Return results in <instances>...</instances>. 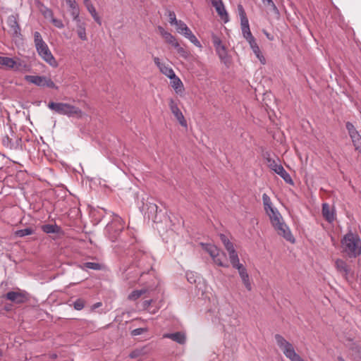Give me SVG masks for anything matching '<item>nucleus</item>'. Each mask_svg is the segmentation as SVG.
<instances>
[{"instance_id":"nucleus-1","label":"nucleus","mask_w":361,"mask_h":361,"mask_svg":"<svg viewBox=\"0 0 361 361\" xmlns=\"http://www.w3.org/2000/svg\"><path fill=\"white\" fill-rule=\"evenodd\" d=\"M341 247L350 258H355L361 255V239L351 231L346 233L341 240Z\"/></svg>"},{"instance_id":"nucleus-2","label":"nucleus","mask_w":361,"mask_h":361,"mask_svg":"<svg viewBox=\"0 0 361 361\" xmlns=\"http://www.w3.org/2000/svg\"><path fill=\"white\" fill-rule=\"evenodd\" d=\"M48 107L57 114L68 117L82 118L83 116V112L81 109L68 103L51 102L49 103Z\"/></svg>"},{"instance_id":"nucleus-3","label":"nucleus","mask_w":361,"mask_h":361,"mask_svg":"<svg viewBox=\"0 0 361 361\" xmlns=\"http://www.w3.org/2000/svg\"><path fill=\"white\" fill-rule=\"evenodd\" d=\"M124 228V221L118 215H114L111 221L106 226V231L109 238L114 242Z\"/></svg>"},{"instance_id":"nucleus-4","label":"nucleus","mask_w":361,"mask_h":361,"mask_svg":"<svg viewBox=\"0 0 361 361\" xmlns=\"http://www.w3.org/2000/svg\"><path fill=\"white\" fill-rule=\"evenodd\" d=\"M201 245L203 249L209 253L216 264L223 267H228V265L225 263L226 260V254L224 252L220 251L216 245L202 243H201Z\"/></svg>"},{"instance_id":"nucleus-5","label":"nucleus","mask_w":361,"mask_h":361,"mask_svg":"<svg viewBox=\"0 0 361 361\" xmlns=\"http://www.w3.org/2000/svg\"><path fill=\"white\" fill-rule=\"evenodd\" d=\"M274 337L279 348L281 350L284 355L290 361H293L300 356L295 352L293 345L285 339L281 335L276 334Z\"/></svg>"},{"instance_id":"nucleus-6","label":"nucleus","mask_w":361,"mask_h":361,"mask_svg":"<svg viewBox=\"0 0 361 361\" xmlns=\"http://www.w3.org/2000/svg\"><path fill=\"white\" fill-rule=\"evenodd\" d=\"M274 337L279 348L281 350L284 355L290 361H293L300 356L295 352L293 345L285 339L281 335L276 334Z\"/></svg>"},{"instance_id":"nucleus-7","label":"nucleus","mask_w":361,"mask_h":361,"mask_svg":"<svg viewBox=\"0 0 361 361\" xmlns=\"http://www.w3.org/2000/svg\"><path fill=\"white\" fill-rule=\"evenodd\" d=\"M25 80L30 83L35 84L39 87H47L58 90V87L51 80L50 78L41 75H25Z\"/></svg>"},{"instance_id":"nucleus-8","label":"nucleus","mask_w":361,"mask_h":361,"mask_svg":"<svg viewBox=\"0 0 361 361\" xmlns=\"http://www.w3.org/2000/svg\"><path fill=\"white\" fill-rule=\"evenodd\" d=\"M271 225L279 235L283 237L287 241H289L292 243H295V239L289 227L284 222L283 219H282L281 221L275 222Z\"/></svg>"},{"instance_id":"nucleus-9","label":"nucleus","mask_w":361,"mask_h":361,"mask_svg":"<svg viewBox=\"0 0 361 361\" xmlns=\"http://www.w3.org/2000/svg\"><path fill=\"white\" fill-rule=\"evenodd\" d=\"M36 50L39 56L49 66L54 68L58 66V62L51 54L48 45L46 43L36 47Z\"/></svg>"},{"instance_id":"nucleus-10","label":"nucleus","mask_w":361,"mask_h":361,"mask_svg":"<svg viewBox=\"0 0 361 361\" xmlns=\"http://www.w3.org/2000/svg\"><path fill=\"white\" fill-rule=\"evenodd\" d=\"M4 297L6 300L18 305L25 303L30 300L29 293L20 289L17 291H9Z\"/></svg>"},{"instance_id":"nucleus-11","label":"nucleus","mask_w":361,"mask_h":361,"mask_svg":"<svg viewBox=\"0 0 361 361\" xmlns=\"http://www.w3.org/2000/svg\"><path fill=\"white\" fill-rule=\"evenodd\" d=\"M212 40L215 48L216 54L219 57L220 60L225 61L228 58V51L226 46L223 44L221 38L215 35H212Z\"/></svg>"},{"instance_id":"nucleus-12","label":"nucleus","mask_w":361,"mask_h":361,"mask_svg":"<svg viewBox=\"0 0 361 361\" xmlns=\"http://www.w3.org/2000/svg\"><path fill=\"white\" fill-rule=\"evenodd\" d=\"M345 127L350 137L353 144L355 148V150L361 153V135L359 132L356 130L355 127L350 122L345 123Z\"/></svg>"},{"instance_id":"nucleus-13","label":"nucleus","mask_w":361,"mask_h":361,"mask_svg":"<svg viewBox=\"0 0 361 361\" xmlns=\"http://www.w3.org/2000/svg\"><path fill=\"white\" fill-rule=\"evenodd\" d=\"M169 106L171 111V113L173 114V116L176 117L180 125L183 127H187V121L178 108V102L175 101L173 99H169Z\"/></svg>"},{"instance_id":"nucleus-14","label":"nucleus","mask_w":361,"mask_h":361,"mask_svg":"<svg viewBox=\"0 0 361 361\" xmlns=\"http://www.w3.org/2000/svg\"><path fill=\"white\" fill-rule=\"evenodd\" d=\"M18 15H11L8 17L7 24L9 27V32L13 37H20L21 36L20 27L18 24Z\"/></svg>"},{"instance_id":"nucleus-15","label":"nucleus","mask_w":361,"mask_h":361,"mask_svg":"<svg viewBox=\"0 0 361 361\" xmlns=\"http://www.w3.org/2000/svg\"><path fill=\"white\" fill-rule=\"evenodd\" d=\"M335 267L337 271L341 274L346 281L349 280L350 276H353V271L351 270L350 267L346 262L341 259H337L335 261Z\"/></svg>"},{"instance_id":"nucleus-16","label":"nucleus","mask_w":361,"mask_h":361,"mask_svg":"<svg viewBox=\"0 0 361 361\" xmlns=\"http://www.w3.org/2000/svg\"><path fill=\"white\" fill-rule=\"evenodd\" d=\"M212 4L215 8L218 15L220 16L224 23H227L229 20L228 13L226 12L224 5L221 0H212Z\"/></svg>"},{"instance_id":"nucleus-17","label":"nucleus","mask_w":361,"mask_h":361,"mask_svg":"<svg viewBox=\"0 0 361 361\" xmlns=\"http://www.w3.org/2000/svg\"><path fill=\"white\" fill-rule=\"evenodd\" d=\"M242 283L245 286V288L248 291H251L252 289V281L250 280V276L247 273V269L245 266L240 267V268L237 269Z\"/></svg>"},{"instance_id":"nucleus-18","label":"nucleus","mask_w":361,"mask_h":361,"mask_svg":"<svg viewBox=\"0 0 361 361\" xmlns=\"http://www.w3.org/2000/svg\"><path fill=\"white\" fill-rule=\"evenodd\" d=\"M155 65L159 68L160 72L165 75L169 78L175 76L173 70L168 65L161 63L158 57H154L153 59Z\"/></svg>"},{"instance_id":"nucleus-19","label":"nucleus","mask_w":361,"mask_h":361,"mask_svg":"<svg viewBox=\"0 0 361 361\" xmlns=\"http://www.w3.org/2000/svg\"><path fill=\"white\" fill-rule=\"evenodd\" d=\"M73 21L76 23V32L79 37V38L82 41L87 40V33H86V23L82 20L80 17L77 18H73Z\"/></svg>"},{"instance_id":"nucleus-20","label":"nucleus","mask_w":361,"mask_h":361,"mask_svg":"<svg viewBox=\"0 0 361 361\" xmlns=\"http://www.w3.org/2000/svg\"><path fill=\"white\" fill-rule=\"evenodd\" d=\"M322 212L323 217L329 223H332L335 220V210L334 209H331L329 204H322Z\"/></svg>"},{"instance_id":"nucleus-21","label":"nucleus","mask_w":361,"mask_h":361,"mask_svg":"<svg viewBox=\"0 0 361 361\" xmlns=\"http://www.w3.org/2000/svg\"><path fill=\"white\" fill-rule=\"evenodd\" d=\"M264 159H266L268 167L276 173L281 169V167H283L280 164L279 159H274L271 158L270 154L268 152L264 154Z\"/></svg>"},{"instance_id":"nucleus-22","label":"nucleus","mask_w":361,"mask_h":361,"mask_svg":"<svg viewBox=\"0 0 361 361\" xmlns=\"http://www.w3.org/2000/svg\"><path fill=\"white\" fill-rule=\"evenodd\" d=\"M158 30H159V32L160 33V35H161V37L166 41V42L171 44L173 47H174L175 45H176V47H178V42L176 39V38L172 34H171L170 32L166 31L161 26H159L158 27Z\"/></svg>"},{"instance_id":"nucleus-23","label":"nucleus","mask_w":361,"mask_h":361,"mask_svg":"<svg viewBox=\"0 0 361 361\" xmlns=\"http://www.w3.org/2000/svg\"><path fill=\"white\" fill-rule=\"evenodd\" d=\"M163 337L170 338L179 344H184L186 341L185 334L180 331L173 334H165Z\"/></svg>"},{"instance_id":"nucleus-24","label":"nucleus","mask_w":361,"mask_h":361,"mask_svg":"<svg viewBox=\"0 0 361 361\" xmlns=\"http://www.w3.org/2000/svg\"><path fill=\"white\" fill-rule=\"evenodd\" d=\"M66 3L68 6V11L71 16L73 18L80 17V8L75 0H66Z\"/></svg>"},{"instance_id":"nucleus-25","label":"nucleus","mask_w":361,"mask_h":361,"mask_svg":"<svg viewBox=\"0 0 361 361\" xmlns=\"http://www.w3.org/2000/svg\"><path fill=\"white\" fill-rule=\"evenodd\" d=\"M187 38L191 43L199 48H202V44L190 29L188 27L182 32L180 33Z\"/></svg>"},{"instance_id":"nucleus-26","label":"nucleus","mask_w":361,"mask_h":361,"mask_svg":"<svg viewBox=\"0 0 361 361\" xmlns=\"http://www.w3.org/2000/svg\"><path fill=\"white\" fill-rule=\"evenodd\" d=\"M171 84L177 94H182L184 91V87L180 79L175 75L173 78H170Z\"/></svg>"},{"instance_id":"nucleus-27","label":"nucleus","mask_w":361,"mask_h":361,"mask_svg":"<svg viewBox=\"0 0 361 361\" xmlns=\"http://www.w3.org/2000/svg\"><path fill=\"white\" fill-rule=\"evenodd\" d=\"M14 66H13V68L11 69H13L15 71L27 72L30 71V66L23 60H14Z\"/></svg>"},{"instance_id":"nucleus-28","label":"nucleus","mask_w":361,"mask_h":361,"mask_svg":"<svg viewBox=\"0 0 361 361\" xmlns=\"http://www.w3.org/2000/svg\"><path fill=\"white\" fill-rule=\"evenodd\" d=\"M265 212L269 216L271 224L275 222H279V221H281L283 219L280 212L275 207L270 209L268 212Z\"/></svg>"},{"instance_id":"nucleus-29","label":"nucleus","mask_w":361,"mask_h":361,"mask_svg":"<svg viewBox=\"0 0 361 361\" xmlns=\"http://www.w3.org/2000/svg\"><path fill=\"white\" fill-rule=\"evenodd\" d=\"M89 13L91 14L92 17L94 20L100 25L102 24V20L100 17L98 16L97 11L94 6V5L90 2L85 4Z\"/></svg>"},{"instance_id":"nucleus-30","label":"nucleus","mask_w":361,"mask_h":361,"mask_svg":"<svg viewBox=\"0 0 361 361\" xmlns=\"http://www.w3.org/2000/svg\"><path fill=\"white\" fill-rule=\"evenodd\" d=\"M42 230L46 233H59L61 227L56 224H45L42 226Z\"/></svg>"},{"instance_id":"nucleus-31","label":"nucleus","mask_w":361,"mask_h":361,"mask_svg":"<svg viewBox=\"0 0 361 361\" xmlns=\"http://www.w3.org/2000/svg\"><path fill=\"white\" fill-rule=\"evenodd\" d=\"M229 259L232 267L236 269L240 268V267L244 266L243 264L240 263L237 252H233L229 254Z\"/></svg>"},{"instance_id":"nucleus-32","label":"nucleus","mask_w":361,"mask_h":361,"mask_svg":"<svg viewBox=\"0 0 361 361\" xmlns=\"http://www.w3.org/2000/svg\"><path fill=\"white\" fill-rule=\"evenodd\" d=\"M240 24H241L242 33H243L244 38L246 39L247 37L252 36V35L250 32L248 20L244 19L243 21H240Z\"/></svg>"},{"instance_id":"nucleus-33","label":"nucleus","mask_w":361,"mask_h":361,"mask_svg":"<svg viewBox=\"0 0 361 361\" xmlns=\"http://www.w3.org/2000/svg\"><path fill=\"white\" fill-rule=\"evenodd\" d=\"M276 174L280 176L286 183L293 185V179L291 178L290 174L284 169L283 167H281V169L276 172Z\"/></svg>"},{"instance_id":"nucleus-34","label":"nucleus","mask_w":361,"mask_h":361,"mask_svg":"<svg viewBox=\"0 0 361 361\" xmlns=\"http://www.w3.org/2000/svg\"><path fill=\"white\" fill-rule=\"evenodd\" d=\"M102 265L99 263L97 262H85L82 265L80 266L81 269L83 270H86L87 269L92 270H101L102 269Z\"/></svg>"},{"instance_id":"nucleus-35","label":"nucleus","mask_w":361,"mask_h":361,"mask_svg":"<svg viewBox=\"0 0 361 361\" xmlns=\"http://www.w3.org/2000/svg\"><path fill=\"white\" fill-rule=\"evenodd\" d=\"M147 291V290L145 288L133 290L130 294L128 295V299L129 300L135 301L140 298L143 294L146 293Z\"/></svg>"},{"instance_id":"nucleus-36","label":"nucleus","mask_w":361,"mask_h":361,"mask_svg":"<svg viewBox=\"0 0 361 361\" xmlns=\"http://www.w3.org/2000/svg\"><path fill=\"white\" fill-rule=\"evenodd\" d=\"M14 59L6 56H0V65L5 66L8 69H11L14 66Z\"/></svg>"},{"instance_id":"nucleus-37","label":"nucleus","mask_w":361,"mask_h":361,"mask_svg":"<svg viewBox=\"0 0 361 361\" xmlns=\"http://www.w3.org/2000/svg\"><path fill=\"white\" fill-rule=\"evenodd\" d=\"M35 233V231L32 228H26L24 229H20L15 231V235L17 237L23 238L26 235H32Z\"/></svg>"},{"instance_id":"nucleus-38","label":"nucleus","mask_w":361,"mask_h":361,"mask_svg":"<svg viewBox=\"0 0 361 361\" xmlns=\"http://www.w3.org/2000/svg\"><path fill=\"white\" fill-rule=\"evenodd\" d=\"M262 202H263L264 209L265 212H268L269 209L274 207L271 202V198L266 193H264L262 195Z\"/></svg>"},{"instance_id":"nucleus-39","label":"nucleus","mask_w":361,"mask_h":361,"mask_svg":"<svg viewBox=\"0 0 361 361\" xmlns=\"http://www.w3.org/2000/svg\"><path fill=\"white\" fill-rule=\"evenodd\" d=\"M262 1L263 4L269 8L270 11H271L277 15L279 14V9L272 0H262Z\"/></svg>"},{"instance_id":"nucleus-40","label":"nucleus","mask_w":361,"mask_h":361,"mask_svg":"<svg viewBox=\"0 0 361 361\" xmlns=\"http://www.w3.org/2000/svg\"><path fill=\"white\" fill-rule=\"evenodd\" d=\"M350 350L352 351L350 357L353 360H355L357 357L361 358V348L359 345H355L351 347Z\"/></svg>"},{"instance_id":"nucleus-41","label":"nucleus","mask_w":361,"mask_h":361,"mask_svg":"<svg viewBox=\"0 0 361 361\" xmlns=\"http://www.w3.org/2000/svg\"><path fill=\"white\" fill-rule=\"evenodd\" d=\"M175 49H176L178 53L180 54V56L185 59H187L190 56V52L180 47V44L178 42V47L175 45L173 47Z\"/></svg>"},{"instance_id":"nucleus-42","label":"nucleus","mask_w":361,"mask_h":361,"mask_svg":"<svg viewBox=\"0 0 361 361\" xmlns=\"http://www.w3.org/2000/svg\"><path fill=\"white\" fill-rule=\"evenodd\" d=\"M34 42L35 47L45 44L46 42L43 40L41 34L39 32H34Z\"/></svg>"},{"instance_id":"nucleus-43","label":"nucleus","mask_w":361,"mask_h":361,"mask_svg":"<svg viewBox=\"0 0 361 361\" xmlns=\"http://www.w3.org/2000/svg\"><path fill=\"white\" fill-rule=\"evenodd\" d=\"M85 302L83 299L78 298L73 302V307L76 310H81L85 307Z\"/></svg>"},{"instance_id":"nucleus-44","label":"nucleus","mask_w":361,"mask_h":361,"mask_svg":"<svg viewBox=\"0 0 361 361\" xmlns=\"http://www.w3.org/2000/svg\"><path fill=\"white\" fill-rule=\"evenodd\" d=\"M42 13L44 16V17L47 19L51 20L54 17L52 10L47 7H44V8L42 10Z\"/></svg>"},{"instance_id":"nucleus-45","label":"nucleus","mask_w":361,"mask_h":361,"mask_svg":"<svg viewBox=\"0 0 361 361\" xmlns=\"http://www.w3.org/2000/svg\"><path fill=\"white\" fill-rule=\"evenodd\" d=\"M50 21L57 28L61 29L64 27L63 23L60 19L54 17L52 19L50 20Z\"/></svg>"},{"instance_id":"nucleus-46","label":"nucleus","mask_w":361,"mask_h":361,"mask_svg":"<svg viewBox=\"0 0 361 361\" xmlns=\"http://www.w3.org/2000/svg\"><path fill=\"white\" fill-rule=\"evenodd\" d=\"M176 26V30L178 33L182 32L186 27H188V25L182 20H178Z\"/></svg>"},{"instance_id":"nucleus-47","label":"nucleus","mask_w":361,"mask_h":361,"mask_svg":"<svg viewBox=\"0 0 361 361\" xmlns=\"http://www.w3.org/2000/svg\"><path fill=\"white\" fill-rule=\"evenodd\" d=\"M238 13H239V16L240 17V21H243L244 19L245 20H248L247 16H246V13L245 12V10L243 7L242 5H238Z\"/></svg>"},{"instance_id":"nucleus-48","label":"nucleus","mask_w":361,"mask_h":361,"mask_svg":"<svg viewBox=\"0 0 361 361\" xmlns=\"http://www.w3.org/2000/svg\"><path fill=\"white\" fill-rule=\"evenodd\" d=\"M169 22L171 25H176L178 20L176 19V14L173 11H170L169 13Z\"/></svg>"},{"instance_id":"nucleus-49","label":"nucleus","mask_w":361,"mask_h":361,"mask_svg":"<svg viewBox=\"0 0 361 361\" xmlns=\"http://www.w3.org/2000/svg\"><path fill=\"white\" fill-rule=\"evenodd\" d=\"M2 142L4 146L6 147H11L12 146V142L11 140L9 138L8 135H6L2 139Z\"/></svg>"},{"instance_id":"nucleus-50","label":"nucleus","mask_w":361,"mask_h":361,"mask_svg":"<svg viewBox=\"0 0 361 361\" xmlns=\"http://www.w3.org/2000/svg\"><path fill=\"white\" fill-rule=\"evenodd\" d=\"M245 39L249 43L251 49L253 48L254 46L255 47H257L258 46L257 42H256V40H255V37H253V35L250 37L246 38Z\"/></svg>"},{"instance_id":"nucleus-51","label":"nucleus","mask_w":361,"mask_h":361,"mask_svg":"<svg viewBox=\"0 0 361 361\" xmlns=\"http://www.w3.org/2000/svg\"><path fill=\"white\" fill-rule=\"evenodd\" d=\"M245 39L249 43L251 49L253 48L254 46L255 47H257L258 46L257 42H256V40H255V37H253V35L250 37L246 38Z\"/></svg>"},{"instance_id":"nucleus-52","label":"nucleus","mask_w":361,"mask_h":361,"mask_svg":"<svg viewBox=\"0 0 361 361\" xmlns=\"http://www.w3.org/2000/svg\"><path fill=\"white\" fill-rule=\"evenodd\" d=\"M224 247L226 249V250L228 251V255L232 253L233 252H236L234 248L233 244L231 242L226 243V245H225Z\"/></svg>"},{"instance_id":"nucleus-53","label":"nucleus","mask_w":361,"mask_h":361,"mask_svg":"<svg viewBox=\"0 0 361 361\" xmlns=\"http://www.w3.org/2000/svg\"><path fill=\"white\" fill-rule=\"evenodd\" d=\"M144 331H145L144 329H142V328H137V329H134L132 331V334L133 336H138V335L142 334Z\"/></svg>"},{"instance_id":"nucleus-54","label":"nucleus","mask_w":361,"mask_h":361,"mask_svg":"<svg viewBox=\"0 0 361 361\" xmlns=\"http://www.w3.org/2000/svg\"><path fill=\"white\" fill-rule=\"evenodd\" d=\"M140 355V351L138 350H135L132 351L130 353L129 357L132 359H134V358L137 357Z\"/></svg>"},{"instance_id":"nucleus-55","label":"nucleus","mask_w":361,"mask_h":361,"mask_svg":"<svg viewBox=\"0 0 361 361\" xmlns=\"http://www.w3.org/2000/svg\"><path fill=\"white\" fill-rule=\"evenodd\" d=\"M255 56H257V58L259 60V61L262 63V64H264L266 63V59L264 57V56L262 55L261 51H259V54H255Z\"/></svg>"},{"instance_id":"nucleus-56","label":"nucleus","mask_w":361,"mask_h":361,"mask_svg":"<svg viewBox=\"0 0 361 361\" xmlns=\"http://www.w3.org/2000/svg\"><path fill=\"white\" fill-rule=\"evenodd\" d=\"M186 276H187V279H188V281L192 283H195V280L194 279V275L192 272L190 273H187L186 274Z\"/></svg>"},{"instance_id":"nucleus-57","label":"nucleus","mask_w":361,"mask_h":361,"mask_svg":"<svg viewBox=\"0 0 361 361\" xmlns=\"http://www.w3.org/2000/svg\"><path fill=\"white\" fill-rule=\"evenodd\" d=\"M220 239L222 241L224 245H226V243H231L228 238L224 234L220 235Z\"/></svg>"},{"instance_id":"nucleus-58","label":"nucleus","mask_w":361,"mask_h":361,"mask_svg":"<svg viewBox=\"0 0 361 361\" xmlns=\"http://www.w3.org/2000/svg\"><path fill=\"white\" fill-rule=\"evenodd\" d=\"M152 302V300H145L142 302V307L144 309H147L151 305Z\"/></svg>"},{"instance_id":"nucleus-59","label":"nucleus","mask_w":361,"mask_h":361,"mask_svg":"<svg viewBox=\"0 0 361 361\" xmlns=\"http://www.w3.org/2000/svg\"><path fill=\"white\" fill-rule=\"evenodd\" d=\"M252 50L253 51V53L255 54H259V51H260V49L259 47V46L257 47H255L253 48H252Z\"/></svg>"},{"instance_id":"nucleus-60","label":"nucleus","mask_w":361,"mask_h":361,"mask_svg":"<svg viewBox=\"0 0 361 361\" xmlns=\"http://www.w3.org/2000/svg\"><path fill=\"white\" fill-rule=\"evenodd\" d=\"M151 209H154V210H155V211L157 212V209H158V207H157V204H152V205L151 206Z\"/></svg>"},{"instance_id":"nucleus-61","label":"nucleus","mask_w":361,"mask_h":361,"mask_svg":"<svg viewBox=\"0 0 361 361\" xmlns=\"http://www.w3.org/2000/svg\"><path fill=\"white\" fill-rule=\"evenodd\" d=\"M337 361H345L344 358L341 356L337 357Z\"/></svg>"},{"instance_id":"nucleus-62","label":"nucleus","mask_w":361,"mask_h":361,"mask_svg":"<svg viewBox=\"0 0 361 361\" xmlns=\"http://www.w3.org/2000/svg\"><path fill=\"white\" fill-rule=\"evenodd\" d=\"M293 361H304V360L300 356H299L298 358H296Z\"/></svg>"},{"instance_id":"nucleus-63","label":"nucleus","mask_w":361,"mask_h":361,"mask_svg":"<svg viewBox=\"0 0 361 361\" xmlns=\"http://www.w3.org/2000/svg\"><path fill=\"white\" fill-rule=\"evenodd\" d=\"M57 357V355L56 354H53L50 356L51 358H56Z\"/></svg>"},{"instance_id":"nucleus-64","label":"nucleus","mask_w":361,"mask_h":361,"mask_svg":"<svg viewBox=\"0 0 361 361\" xmlns=\"http://www.w3.org/2000/svg\"><path fill=\"white\" fill-rule=\"evenodd\" d=\"M83 1H84V4H86L89 2H90V0H83Z\"/></svg>"}]
</instances>
